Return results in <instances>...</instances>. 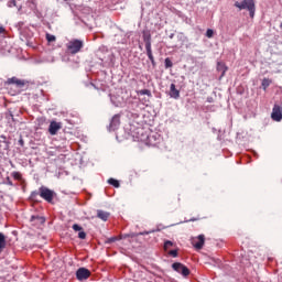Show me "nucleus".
Wrapping results in <instances>:
<instances>
[{
    "label": "nucleus",
    "mask_w": 282,
    "mask_h": 282,
    "mask_svg": "<svg viewBox=\"0 0 282 282\" xmlns=\"http://www.w3.org/2000/svg\"><path fill=\"white\" fill-rule=\"evenodd\" d=\"M234 6L235 8H238V10H248L251 19H254V0H242L241 2L236 1Z\"/></svg>",
    "instance_id": "nucleus-1"
},
{
    "label": "nucleus",
    "mask_w": 282,
    "mask_h": 282,
    "mask_svg": "<svg viewBox=\"0 0 282 282\" xmlns=\"http://www.w3.org/2000/svg\"><path fill=\"white\" fill-rule=\"evenodd\" d=\"M83 50V41L80 40H73L67 43V52L68 54H78Z\"/></svg>",
    "instance_id": "nucleus-2"
},
{
    "label": "nucleus",
    "mask_w": 282,
    "mask_h": 282,
    "mask_svg": "<svg viewBox=\"0 0 282 282\" xmlns=\"http://www.w3.org/2000/svg\"><path fill=\"white\" fill-rule=\"evenodd\" d=\"M54 195H56L54 191L45 186L40 187V197H42V199H45V202H48V204H52V202H54Z\"/></svg>",
    "instance_id": "nucleus-3"
},
{
    "label": "nucleus",
    "mask_w": 282,
    "mask_h": 282,
    "mask_svg": "<svg viewBox=\"0 0 282 282\" xmlns=\"http://www.w3.org/2000/svg\"><path fill=\"white\" fill-rule=\"evenodd\" d=\"M91 276V271H89L87 268H79L76 271V279L77 281H87Z\"/></svg>",
    "instance_id": "nucleus-4"
},
{
    "label": "nucleus",
    "mask_w": 282,
    "mask_h": 282,
    "mask_svg": "<svg viewBox=\"0 0 282 282\" xmlns=\"http://www.w3.org/2000/svg\"><path fill=\"white\" fill-rule=\"evenodd\" d=\"M172 268L173 270H175V272H178L184 276H188V274H191V270H188L186 265L182 264L181 262H174L172 264Z\"/></svg>",
    "instance_id": "nucleus-5"
},
{
    "label": "nucleus",
    "mask_w": 282,
    "mask_h": 282,
    "mask_svg": "<svg viewBox=\"0 0 282 282\" xmlns=\"http://www.w3.org/2000/svg\"><path fill=\"white\" fill-rule=\"evenodd\" d=\"M204 243H206V237L204 235H199L198 237L192 239V245L194 248H196V250H202V248H204Z\"/></svg>",
    "instance_id": "nucleus-6"
},
{
    "label": "nucleus",
    "mask_w": 282,
    "mask_h": 282,
    "mask_svg": "<svg viewBox=\"0 0 282 282\" xmlns=\"http://www.w3.org/2000/svg\"><path fill=\"white\" fill-rule=\"evenodd\" d=\"M271 118L272 120H274L275 122H281L282 120V108L280 106H274L272 113H271Z\"/></svg>",
    "instance_id": "nucleus-7"
},
{
    "label": "nucleus",
    "mask_w": 282,
    "mask_h": 282,
    "mask_svg": "<svg viewBox=\"0 0 282 282\" xmlns=\"http://www.w3.org/2000/svg\"><path fill=\"white\" fill-rule=\"evenodd\" d=\"M118 127H120V115H115L111 118L108 131H117Z\"/></svg>",
    "instance_id": "nucleus-8"
},
{
    "label": "nucleus",
    "mask_w": 282,
    "mask_h": 282,
    "mask_svg": "<svg viewBox=\"0 0 282 282\" xmlns=\"http://www.w3.org/2000/svg\"><path fill=\"white\" fill-rule=\"evenodd\" d=\"M61 129H62V126L59 122L52 121L48 127V133L51 135H56V133H58V131H61Z\"/></svg>",
    "instance_id": "nucleus-9"
},
{
    "label": "nucleus",
    "mask_w": 282,
    "mask_h": 282,
    "mask_svg": "<svg viewBox=\"0 0 282 282\" xmlns=\"http://www.w3.org/2000/svg\"><path fill=\"white\" fill-rule=\"evenodd\" d=\"M9 85H17V87H25V80L12 77L8 79Z\"/></svg>",
    "instance_id": "nucleus-10"
},
{
    "label": "nucleus",
    "mask_w": 282,
    "mask_h": 282,
    "mask_svg": "<svg viewBox=\"0 0 282 282\" xmlns=\"http://www.w3.org/2000/svg\"><path fill=\"white\" fill-rule=\"evenodd\" d=\"M217 72L220 73L219 79H221V78H224V76H226V72H228V67L226 66L225 63L218 62L217 63Z\"/></svg>",
    "instance_id": "nucleus-11"
},
{
    "label": "nucleus",
    "mask_w": 282,
    "mask_h": 282,
    "mask_svg": "<svg viewBox=\"0 0 282 282\" xmlns=\"http://www.w3.org/2000/svg\"><path fill=\"white\" fill-rule=\"evenodd\" d=\"M31 221H32L35 226H43V224H45V217L32 216V217H31Z\"/></svg>",
    "instance_id": "nucleus-12"
},
{
    "label": "nucleus",
    "mask_w": 282,
    "mask_h": 282,
    "mask_svg": "<svg viewBox=\"0 0 282 282\" xmlns=\"http://www.w3.org/2000/svg\"><path fill=\"white\" fill-rule=\"evenodd\" d=\"M170 96L171 98H180V90L175 88V84H171L170 86Z\"/></svg>",
    "instance_id": "nucleus-13"
},
{
    "label": "nucleus",
    "mask_w": 282,
    "mask_h": 282,
    "mask_svg": "<svg viewBox=\"0 0 282 282\" xmlns=\"http://www.w3.org/2000/svg\"><path fill=\"white\" fill-rule=\"evenodd\" d=\"M97 217L102 221H107V219H109V213L99 209L97 210Z\"/></svg>",
    "instance_id": "nucleus-14"
},
{
    "label": "nucleus",
    "mask_w": 282,
    "mask_h": 282,
    "mask_svg": "<svg viewBox=\"0 0 282 282\" xmlns=\"http://www.w3.org/2000/svg\"><path fill=\"white\" fill-rule=\"evenodd\" d=\"M143 41H144V43H145L147 54L153 52V51L151 50V36L144 37Z\"/></svg>",
    "instance_id": "nucleus-15"
},
{
    "label": "nucleus",
    "mask_w": 282,
    "mask_h": 282,
    "mask_svg": "<svg viewBox=\"0 0 282 282\" xmlns=\"http://www.w3.org/2000/svg\"><path fill=\"white\" fill-rule=\"evenodd\" d=\"M108 184H110L111 186H115V188H120V182L116 178H109Z\"/></svg>",
    "instance_id": "nucleus-16"
},
{
    "label": "nucleus",
    "mask_w": 282,
    "mask_h": 282,
    "mask_svg": "<svg viewBox=\"0 0 282 282\" xmlns=\"http://www.w3.org/2000/svg\"><path fill=\"white\" fill-rule=\"evenodd\" d=\"M2 248H6V236L0 232V252Z\"/></svg>",
    "instance_id": "nucleus-17"
},
{
    "label": "nucleus",
    "mask_w": 282,
    "mask_h": 282,
    "mask_svg": "<svg viewBox=\"0 0 282 282\" xmlns=\"http://www.w3.org/2000/svg\"><path fill=\"white\" fill-rule=\"evenodd\" d=\"M271 83H272V80H270L269 78H264V79L262 80V87H263V89L269 88L270 85H271Z\"/></svg>",
    "instance_id": "nucleus-18"
},
{
    "label": "nucleus",
    "mask_w": 282,
    "mask_h": 282,
    "mask_svg": "<svg viewBox=\"0 0 282 282\" xmlns=\"http://www.w3.org/2000/svg\"><path fill=\"white\" fill-rule=\"evenodd\" d=\"M173 246H175V243H173V241H171V240H166L165 242H164V250L166 251V250H169L170 248H173Z\"/></svg>",
    "instance_id": "nucleus-19"
},
{
    "label": "nucleus",
    "mask_w": 282,
    "mask_h": 282,
    "mask_svg": "<svg viewBox=\"0 0 282 282\" xmlns=\"http://www.w3.org/2000/svg\"><path fill=\"white\" fill-rule=\"evenodd\" d=\"M173 67V62L171 61V58L166 57L165 58V69H169Z\"/></svg>",
    "instance_id": "nucleus-20"
},
{
    "label": "nucleus",
    "mask_w": 282,
    "mask_h": 282,
    "mask_svg": "<svg viewBox=\"0 0 282 282\" xmlns=\"http://www.w3.org/2000/svg\"><path fill=\"white\" fill-rule=\"evenodd\" d=\"M149 59L151 61L152 65L155 67V57H153V52L147 53Z\"/></svg>",
    "instance_id": "nucleus-21"
},
{
    "label": "nucleus",
    "mask_w": 282,
    "mask_h": 282,
    "mask_svg": "<svg viewBox=\"0 0 282 282\" xmlns=\"http://www.w3.org/2000/svg\"><path fill=\"white\" fill-rule=\"evenodd\" d=\"M139 94H140L141 96H151V90H149V89H142V90L139 91Z\"/></svg>",
    "instance_id": "nucleus-22"
},
{
    "label": "nucleus",
    "mask_w": 282,
    "mask_h": 282,
    "mask_svg": "<svg viewBox=\"0 0 282 282\" xmlns=\"http://www.w3.org/2000/svg\"><path fill=\"white\" fill-rule=\"evenodd\" d=\"M73 230H75V232H80L83 230V227H80L78 224L73 225Z\"/></svg>",
    "instance_id": "nucleus-23"
},
{
    "label": "nucleus",
    "mask_w": 282,
    "mask_h": 282,
    "mask_svg": "<svg viewBox=\"0 0 282 282\" xmlns=\"http://www.w3.org/2000/svg\"><path fill=\"white\" fill-rule=\"evenodd\" d=\"M78 238L79 239H87V234L85 231H79Z\"/></svg>",
    "instance_id": "nucleus-24"
},
{
    "label": "nucleus",
    "mask_w": 282,
    "mask_h": 282,
    "mask_svg": "<svg viewBox=\"0 0 282 282\" xmlns=\"http://www.w3.org/2000/svg\"><path fill=\"white\" fill-rule=\"evenodd\" d=\"M118 241V237H111L107 240V243H116Z\"/></svg>",
    "instance_id": "nucleus-25"
},
{
    "label": "nucleus",
    "mask_w": 282,
    "mask_h": 282,
    "mask_svg": "<svg viewBox=\"0 0 282 282\" xmlns=\"http://www.w3.org/2000/svg\"><path fill=\"white\" fill-rule=\"evenodd\" d=\"M167 254H170V257H174V258L177 257V249L169 251Z\"/></svg>",
    "instance_id": "nucleus-26"
},
{
    "label": "nucleus",
    "mask_w": 282,
    "mask_h": 282,
    "mask_svg": "<svg viewBox=\"0 0 282 282\" xmlns=\"http://www.w3.org/2000/svg\"><path fill=\"white\" fill-rule=\"evenodd\" d=\"M9 8H14L17 6V0H10L8 2Z\"/></svg>",
    "instance_id": "nucleus-27"
},
{
    "label": "nucleus",
    "mask_w": 282,
    "mask_h": 282,
    "mask_svg": "<svg viewBox=\"0 0 282 282\" xmlns=\"http://www.w3.org/2000/svg\"><path fill=\"white\" fill-rule=\"evenodd\" d=\"M47 43H54L56 41V36H46Z\"/></svg>",
    "instance_id": "nucleus-28"
},
{
    "label": "nucleus",
    "mask_w": 282,
    "mask_h": 282,
    "mask_svg": "<svg viewBox=\"0 0 282 282\" xmlns=\"http://www.w3.org/2000/svg\"><path fill=\"white\" fill-rule=\"evenodd\" d=\"M213 34H215V31H213L212 29H208L206 32V36H213Z\"/></svg>",
    "instance_id": "nucleus-29"
},
{
    "label": "nucleus",
    "mask_w": 282,
    "mask_h": 282,
    "mask_svg": "<svg viewBox=\"0 0 282 282\" xmlns=\"http://www.w3.org/2000/svg\"><path fill=\"white\" fill-rule=\"evenodd\" d=\"M0 34H6V28L3 25H0Z\"/></svg>",
    "instance_id": "nucleus-30"
},
{
    "label": "nucleus",
    "mask_w": 282,
    "mask_h": 282,
    "mask_svg": "<svg viewBox=\"0 0 282 282\" xmlns=\"http://www.w3.org/2000/svg\"><path fill=\"white\" fill-rule=\"evenodd\" d=\"M199 218H191L189 221H198Z\"/></svg>",
    "instance_id": "nucleus-31"
},
{
    "label": "nucleus",
    "mask_w": 282,
    "mask_h": 282,
    "mask_svg": "<svg viewBox=\"0 0 282 282\" xmlns=\"http://www.w3.org/2000/svg\"><path fill=\"white\" fill-rule=\"evenodd\" d=\"M36 195H39V193H35V192H34V193H32L31 197L34 198V197H36Z\"/></svg>",
    "instance_id": "nucleus-32"
},
{
    "label": "nucleus",
    "mask_w": 282,
    "mask_h": 282,
    "mask_svg": "<svg viewBox=\"0 0 282 282\" xmlns=\"http://www.w3.org/2000/svg\"><path fill=\"white\" fill-rule=\"evenodd\" d=\"M140 235H149V231L140 232Z\"/></svg>",
    "instance_id": "nucleus-33"
},
{
    "label": "nucleus",
    "mask_w": 282,
    "mask_h": 282,
    "mask_svg": "<svg viewBox=\"0 0 282 282\" xmlns=\"http://www.w3.org/2000/svg\"><path fill=\"white\" fill-rule=\"evenodd\" d=\"M46 36H52L50 33H46Z\"/></svg>",
    "instance_id": "nucleus-34"
},
{
    "label": "nucleus",
    "mask_w": 282,
    "mask_h": 282,
    "mask_svg": "<svg viewBox=\"0 0 282 282\" xmlns=\"http://www.w3.org/2000/svg\"><path fill=\"white\" fill-rule=\"evenodd\" d=\"M20 143H22V144H23V140H20Z\"/></svg>",
    "instance_id": "nucleus-35"
}]
</instances>
